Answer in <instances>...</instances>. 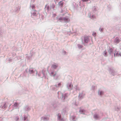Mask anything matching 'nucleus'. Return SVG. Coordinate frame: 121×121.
<instances>
[{"label": "nucleus", "mask_w": 121, "mask_h": 121, "mask_svg": "<svg viewBox=\"0 0 121 121\" xmlns=\"http://www.w3.org/2000/svg\"><path fill=\"white\" fill-rule=\"evenodd\" d=\"M85 111L83 109H80L79 110V112H80V113L83 114H85Z\"/></svg>", "instance_id": "11"}, {"label": "nucleus", "mask_w": 121, "mask_h": 121, "mask_svg": "<svg viewBox=\"0 0 121 121\" xmlns=\"http://www.w3.org/2000/svg\"><path fill=\"white\" fill-rule=\"evenodd\" d=\"M34 12L33 13V15L34 16H35L36 15V10H34Z\"/></svg>", "instance_id": "23"}, {"label": "nucleus", "mask_w": 121, "mask_h": 121, "mask_svg": "<svg viewBox=\"0 0 121 121\" xmlns=\"http://www.w3.org/2000/svg\"><path fill=\"white\" fill-rule=\"evenodd\" d=\"M83 1H87L88 0H82Z\"/></svg>", "instance_id": "27"}, {"label": "nucleus", "mask_w": 121, "mask_h": 121, "mask_svg": "<svg viewBox=\"0 0 121 121\" xmlns=\"http://www.w3.org/2000/svg\"><path fill=\"white\" fill-rule=\"evenodd\" d=\"M11 105V104L9 105V107Z\"/></svg>", "instance_id": "36"}, {"label": "nucleus", "mask_w": 121, "mask_h": 121, "mask_svg": "<svg viewBox=\"0 0 121 121\" xmlns=\"http://www.w3.org/2000/svg\"><path fill=\"white\" fill-rule=\"evenodd\" d=\"M93 117L96 120H99L100 118V117L99 115L96 113L94 115Z\"/></svg>", "instance_id": "6"}, {"label": "nucleus", "mask_w": 121, "mask_h": 121, "mask_svg": "<svg viewBox=\"0 0 121 121\" xmlns=\"http://www.w3.org/2000/svg\"><path fill=\"white\" fill-rule=\"evenodd\" d=\"M24 121H27L28 119H27V116L26 115H24V118L23 119Z\"/></svg>", "instance_id": "12"}, {"label": "nucleus", "mask_w": 121, "mask_h": 121, "mask_svg": "<svg viewBox=\"0 0 121 121\" xmlns=\"http://www.w3.org/2000/svg\"><path fill=\"white\" fill-rule=\"evenodd\" d=\"M100 31H103V29L102 28H101V30H100Z\"/></svg>", "instance_id": "30"}, {"label": "nucleus", "mask_w": 121, "mask_h": 121, "mask_svg": "<svg viewBox=\"0 0 121 121\" xmlns=\"http://www.w3.org/2000/svg\"><path fill=\"white\" fill-rule=\"evenodd\" d=\"M52 74H53V73H52Z\"/></svg>", "instance_id": "33"}, {"label": "nucleus", "mask_w": 121, "mask_h": 121, "mask_svg": "<svg viewBox=\"0 0 121 121\" xmlns=\"http://www.w3.org/2000/svg\"><path fill=\"white\" fill-rule=\"evenodd\" d=\"M95 33H93V35H94H94H95Z\"/></svg>", "instance_id": "31"}, {"label": "nucleus", "mask_w": 121, "mask_h": 121, "mask_svg": "<svg viewBox=\"0 0 121 121\" xmlns=\"http://www.w3.org/2000/svg\"><path fill=\"white\" fill-rule=\"evenodd\" d=\"M58 119L60 121H64V120L63 118H61V115L59 113L57 115Z\"/></svg>", "instance_id": "8"}, {"label": "nucleus", "mask_w": 121, "mask_h": 121, "mask_svg": "<svg viewBox=\"0 0 121 121\" xmlns=\"http://www.w3.org/2000/svg\"><path fill=\"white\" fill-rule=\"evenodd\" d=\"M104 55L105 56H106L107 55V52L106 50L104 52Z\"/></svg>", "instance_id": "21"}, {"label": "nucleus", "mask_w": 121, "mask_h": 121, "mask_svg": "<svg viewBox=\"0 0 121 121\" xmlns=\"http://www.w3.org/2000/svg\"><path fill=\"white\" fill-rule=\"evenodd\" d=\"M35 8V6L34 5H33L32 6V9H34Z\"/></svg>", "instance_id": "26"}, {"label": "nucleus", "mask_w": 121, "mask_h": 121, "mask_svg": "<svg viewBox=\"0 0 121 121\" xmlns=\"http://www.w3.org/2000/svg\"><path fill=\"white\" fill-rule=\"evenodd\" d=\"M23 109L25 112H28L30 110L31 108L30 106L26 105L24 106Z\"/></svg>", "instance_id": "3"}, {"label": "nucleus", "mask_w": 121, "mask_h": 121, "mask_svg": "<svg viewBox=\"0 0 121 121\" xmlns=\"http://www.w3.org/2000/svg\"><path fill=\"white\" fill-rule=\"evenodd\" d=\"M41 120H43V121H48L49 120V118L48 116L42 117L41 118Z\"/></svg>", "instance_id": "7"}, {"label": "nucleus", "mask_w": 121, "mask_h": 121, "mask_svg": "<svg viewBox=\"0 0 121 121\" xmlns=\"http://www.w3.org/2000/svg\"><path fill=\"white\" fill-rule=\"evenodd\" d=\"M8 106V103L5 102H2L0 106V108L1 109H5Z\"/></svg>", "instance_id": "2"}, {"label": "nucleus", "mask_w": 121, "mask_h": 121, "mask_svg": "<svg viewBox=\"0 0 121 121\" xmlns=\"http://www.w3.org/2000/svg\"><path fill=\"white\" fill-rule=\"evenodd\" d=\"M115 110L116 111H118L120 110V108L119 107H116L115 108Z\"/></svg>", "instance_id": "19"}, {"label": "nucleus", "mask_w": 121, "mask_h": 121, "mask_svg": "<svg viewBox=\"0 0 121 121\" xmlns=\"http://www.w3.org/2000/svg\"><path fill=\"white\" fill-rule=\"evenodd\" d=\"M52 66L53 68H56L57 67L58 65H53Z\"/></svg>", "instance_id": "22"}, {"label": "nucleus", "mask_w": 121, "mask_h": 121, "mask_svg": "<svg viewBox=\"0 0 121 121\" xmlns=\"http://www.w3.org/2000/svg\"><path fill=\"white\" fill-rule=\"evenodd\" d=\"M31 72H32V73H33V70H31Z\"/></svg>", "instance_id": "32"}, {"label": "nucleus", "mask_w": 121, "mask_h": 121, "mask_svg": "<svg viewBox=\"0 0 121 121\" xmlns=\"http://www.w3.org/2000/svg\"><path fill=\"white\" fill-rule=\"evenodd\" d=\"M63 20L65 22H68L69 21V18L67 17L63 18Z\"/></svg>", "instance_id": "16"}, {"label": "nucleus", "mask_w": 121, "mask_h": 121, "mask_svg": "<svg viewBox=\"0 0 121 121\" xmlns=\"http://www.w3.org/2000/svg\"><path fill=\"white\" fill-rule=\"evenodd\" d=\"M120 117H121V116H120Z\"/></svg>", "instance_id": "37"}, {"label": "nucleus", "mask_w": 121, "mask_h": 121, "mask_svg": "<svg viewBox=\"0 0 121 121\" xmlns=\"http://www.w3.org/2000/svg\"><path fill=\"white\" fill-rule=\"evenodd\" d=\"M57 97L58 98H62V99L63 100V101H64L65 100L66 98L68 97V93H66L65 94H63L61 92V91H58L57 92Z\"/></svg>", "instance_id": "1"}, {"label": "nucleus", "mask_w": 121, "mask_h": 121, "mask_svg": "<svg viewBox=\"0 0 121 121\" xmlns=\"http://www.w3.org/2000/svg\"><path fill=\"white\" fill-rule=\"evenodd\" d=\"M98 94L99 95L101 96L104 94L103 91H98Z\"/></svg>", "instance_id": "14"}, {"label": "nucleus", "mask_w": 121, "mask_h": 121, "mask_svg": "<svg viewBox=\"0 0 121 121\" xmlns=\"http://www.w3.org/2000/svg\"><path fill=\"white\" fill-rule=\"evenodd\" d=\"M59 20L60 21L63 20V18L62 17H60L59 19Z\"/></svg>", "instance_id": "24"}, {"label": "nucleus", "mask_w": 121, "mask_h": 121, "mask_svg": "<svg viewBox=\"0 0 121 121\" xmlns=\"http://www.w3.org/2000/svg\"><path fill=\"white\" fill-rule=\"evenodd\" d=\"M68 109L67 108H66L63 109L62 110V113L64 114H66L67 112L68 111Z\"/></svg>", "instance_id": "10"}, {"label": "nucleus", "mask_w": 121, "mask_h": 121, "mask_svg": "<svg viewBox=\"0 0 121 121\" xmlns=\"http://www.w3.org/2000/svg\"><path fill=\"white\" fill-rule=\"evenodd\" d=\"M120 55L121 56V53L120 54Z\"/></svg>", "instance_id": "34"}, {"label": "nucleus", "mask_w": 121, "mask_h": 121, "mask_svg": "<svg viewBox=\"0 0 121 121\" xmlns=\"http://www.w3.org/2000/svg\"><path fill=\"white\" fill-rule=\"evenodd\" d=\"M59 4L61 6H62L64 5V2L62 1H60L59 2Z\"/></svg>", "instance_id": "18"}, {"label": "nucleus", "mask_w": 121, "mask_h": 121, "mask_svg": "<svg viewBox=\"0 0 121 121\" xmlns=\"http://www.w3.org/2000/svg\"><path fill=\"white\" fill-rule=\"evenodd\" d=\"M19 103H17V102H15L13 105V109L18 108H19Z\"/></svg>", "instance_id": "4"}, {"label": "nucleus", "mask_w": 121, "mask_h": 121, "mask_svg": "<svg viewBox=\"0 0 121 121\" xmlns=\"http://www.w3.org/2000/svg\"><path fill=\"white\" fill-rule=\"evenodd\" d=\"M85 95V94L83 93V91H82L81 92H80L79 93L78 95L79 98L81 99H82Z\"/></svg>", "instance_id": "5"}, {"label": "nucleus", "mask_w": 121, "mask_h": 121, "mask_svg": "<svg viewBox=\"0 0 121 121\" xmlns=\"http://www.w3.org/2000/svg\"><path fill=\"white\" fill-rule=\"evenodd\" d=\"M14 119L16 121H19V118L18 116L14 117Z\"/></svg>", "instance_id": "15"}, {"label": "nucleus", "mask_w": 121, "mask_h": 121, "mask_svg": "<svg viewBox=\"0 0 121 121\" xmlns=\"http://www.w3.org/2000/svg\"><path fill=\"white\" fill-rule=\"evenodd\" d=\"M52 106L53 108L54 109L56 108L57 106V104L56 102H53L52 104Z\"/></svg>", "instance_id": "9"}, {"label": "nucleus", "mask_w": 121, "mask_h": 121, "mask_svg": "<svg viewBox=\"0 0 121 121\" xmlns=\"http://www.w3.org/2000/svg\"><path fill=\"white\" fill-rule=\"evenodd\" d=\"M76 117L74 116H72V120L73 121H75V118Z\"/></svg>", "instance_id": "17"}, {"label": "nucleus", "mask_w": 121, "mask_h": 121, "mask_svg": "<svg viewBox=\"0 0 121 121\" xmlns=\"http://www.w3.org/2000/svg\"><path fill=\"white\" fill-rule=\"evenodd\" d=\"M75 105H76V106H77V105H76V104H75Z\"/></svg>", "instance_id": "35"}, {"label": "nucleus", "mask_w": 121, "mask_h": 121, "mask_svg": "<svg viewBox=\"0 0 121 121\" xmlns=\"http://www.w3.org/2000/svg\"><path fill=\"white\" fill-rule=\"evenodd\" d=\"M120 40L118 38H117L116 39V42L118 43L120 42Z\"/></svg>", "instance_id": "20"}, {"label": "nucleus", "mask_w": 121, "mask_h": 121, "mask_svg": "<svg viewBox=\"0 0 121 121\" xmlns=\"http://www.w3.org/2000/svg\"><path fill=\"white\" fill-rule=\"evenodd\" d=\"M89 40V38L88 37H85L84 39V40L85 42L87 43L88 42Z\"/></svg>", "instance_id": "13"}, {"label": "nucleus", "mask_w": 121, "mask_h": 121, "mask_svg": "<svg viewBox=\"0 0 121 121\" xmlns=\"http://www.w3.org/2000/svg\"><path fill=\"white\" fill-rule=\"evenodd\" d=\"M69 87H71V86H72V85L71 84H70L69 85Z\"/></svg>", "instance_id": "28"}, {"label": "nucleus", "mask_w": 121, "mask_h": 121, "mask_svg": "<svg viewBox=\"0 0 121 121\" xmlns=\"http://www.w3.org/2000/svg\"><path fill=\"white\" fill-rule=\"evenodd\" d=\"M120 53L119 52H118L116 53V55L117 56H119L120 55Z\"/></svg>", "instance_id": "25"}, {"label": "nucleus", "mask_w": 121, "mask_h": 121, "mask_svg": "<svg viewBox=\"0 0 121 121\" xmlns=\"http://www.w3.org/2000/svg\"><path fill=\"white\" fill-rule=\"evenodd\" d=\"M61 85V84L60 83H59L58 84V85L59 86H60V85Z\"/></svg>", "instance_id": "29"}]
</instances>
